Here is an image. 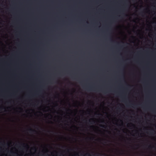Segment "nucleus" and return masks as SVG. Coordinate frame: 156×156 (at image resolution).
<instances>
[{"instance_id": "obj_5", "label": "nucleus", "mask_w": 156, "mask_h": 156, "mask_svg": "<svg viewBox=\"0 0 156 156\" xmlns=\"http://www.w3.org/2000/svg\"><path fill=\"white\" fill-rule=\"evenodd\" d=\"M149 148H151L152 147H151V146L150 145V146H149Z\"/></svg>"}, {"instance_id": "obj_11", "label": "nucleus", "mask_w": 156, "mask_h": 156, "mask_svg": "<svg viewBox=\"0 0 156 156\" xmlns=\"http://www.w3.org/2000/svg\"><path fill=\"white\" fill-rule=\"evenodd\" d=\"M90 139H91V138H90Z\"/></svg>"}, {"instance_id": "obj_7", "label": "nucleus", "mask_w": 156, "mask_h": 156, "mask_svg": "<svg viewBox=\"0 0 156 156\" xmlns=\"http://www.w3.org/2000/svg\"><path fill=\"white\" fill-rule=\"evenodd\" d=\"M89 121V122H90L91 121V120H90Z\"/></svg>"}, {"instance_id": "obj_13", "label": "nucleus", "mask_w": 156, "mask_h": 156, "mask_svg": "<svg viewBox=\"0 0 156 156\" xmlns=\"http://www.w3.org/2000/svg\"><path fill=\"white\" fill-rule=\"evenodd\" d=\"M102 122L104 123V122L103 121Z\"/></svg>"}, {"instance_id": "obj_4", "label": "nucleus", "mask_w": 156, "mask_h": 156, "mask_svg": "<svg viewBox=\"0 0 156 156\" xmlns=\"http://www.w3.org/2000/svg\"><path fill=\"white\" fill-rule=\"evenodd\" d=\"M23 144V147H26V146H24V144ZM26 147H28V145H27L26 146Z\"/></svg>"}, {"instance_id": "obj_10", "label": "nucleus", "mask_w": 156, "mask_h": 156, "mask_svg": "<svg viewBox=\"0 0 156 156\" xmlns=\"http://www.w3.org/2000/svg\"><path fill=\"white\" fill-rule=\"evenodd\" d=\"M132 125H133V126H134V125H133V124H132Z\"/></svg>"}, {"instance_id": "obj_3", "label": "nucleus", "mask_w": 156, "mask_h": 156, "mask_svg": "<svg viewBox=\"0 0 156 156\" xmlns=\"http://www.w3.org/2000/svg\"><path fill=\"white\" fill-rule=\"evenodd\" d=\"M89 88L90 90H91V89H92V87H89Z\"/></svg>"}, {"instance_id": "obj_12", "label": "nucleus", "mask_w": 156, "mask_h": 156, "mask_svg": "<svg viewBox=\"0 0 156 156\" xmlns=\"http://www.w3.org/2000/svg\"><path fill=\"white\" fill-rule=\"evenodd\" d=\"M91 120H93V119H91Z\"/></svg>"}, {"instance_id": "obj_9", "label": "nucleus", "mask_w": 156, "mask_h": 156, "mask_svg": "<svg viewBox=\"0 0 156 156\" xmlns=\"http://www.w3.org/2000/svg\"><path fill=\"white\" fill-rule=\"evenodd\" d=\"M11 153H13V152H12V151H11Z\"/></svg>"}, {"instance_id": "obj_2", "label": "nucleus", "mask_w": 156, "mask_h": 156, "mask_svg": "<svg viewBox=\"0 0 156 156\" xmlns=\"http://www.w3.org/2000/svg\"><path fill=\"white\" fill-rule=\"evenodd\" d=\"M100 126L102 127H104V128H105V126L104 125H100Z\"/></svg>"}, {"instance_id": "obj_6", "label": "nucleus", "mask_w": 156, "mask_h": 156, "mask_svg": "<svg viewBox=\"0 0 156 156\" xmlns=\"http://www.w3.org/2000/svg\"><path fill=\"white\" fill-rule=\"evenodd\" d=\"M88 155L89 156H91V155L90 154H88Z\"/></svg>"}, {"instance_id": "obj_8", "label": "nucleus", "mask_w": 156, "mask_h": 156, "mask_svg": "<svg viewBox=\"0 0 156 156\" xmlns=\"http://www.w3.org/2000/svg\"><path fill=\"white\" fill-rule=\"evenodd\" d=\"M151 134H152V132H151Z\"/></svg>"}, {"instance_id": "obj_1", "label": "nucleus", "mask_w": 156, "mask_h": 156, "mask_svg": "<svg viewBox=\"0 0 156 156\" xmlns=\"http://www.w3.org/2000/svg\"><path fill=\"white\" fill-rule=\"evenodd\" d=\"M29 132L30 133H33L36 132V130H35L31 128H30V129L29 130Z\"/></svg>"}]
</instances>
